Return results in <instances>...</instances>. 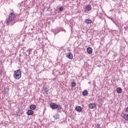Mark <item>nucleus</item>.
<instances>
[{"label": "nucleus", "mask_w": 128, "mask_h": 128, "mask_svg": "<svg viewBox=\"0 0 128 128\" xmlns=\"http://www.w3.org/2000/svg\"><path fill=\"white\" fill-rule=\"evenodd\" d=\"M50 108H52V110H62V106L60 105H58L56 104V103L52 102L50 104Z\"/></svg>", "instance_id": "nucleus-1"}, {"label": "nucleus", "mask_w": 128, "mask_h": 128, "mask_svg": "<svg viewBox=\"0 0 128 128\" xmlns=\"http://www.w3.org/2000/svg\"><path fill=\"white\" fill-rule=\"evenodd\" d=\"M14 77L15 80H20L22 78V72H20V70H18L14 72Z\"/></svg>", "instance_id": "nucleus-2"}, {"label": "nucleus", "mask_w": 128, "mask_h": 128, "mask_svg": "<svg viewBox=\"0 0 128 128\" xmlns=\"http://www.w3.org/2000/svg\"><path fill=\"white\" fill-rule=\"evenodd\" d=\"M16 14L12 12L9 14L8 18L6 20V23L8 24V22H12V20H14L16 18Z\"/></svg>", "instance_id": "nucleus-3"}, {"label": "nucleus", "mask_w": 128, "mask_h": 128, "mask_svg": "<svg viewBox=\"0 0 128 128\" xmlns=\"http://www.w3.org/2000/svg\"><path fill=\"white\" fill-rule=\"evenodd\" d=\"M66 56L70 60H72V58H74L72 54L70 52H69L68 54H67Z\"/></svg>", "instance_id": "nucleus-4"}, {"label": "nucleus", "mask_w": 128, "mask_h": 128, "mask_svg": "<svg viewBox=\"0 0 128 128\" xmlns=\"http://www.w3.org/2000/svg\"><path fill=\"white\" fill-rule=\"evenodd\" d=\"M87 52H88V54H90L92 53V48L90 47H88L87 48Z\"/></svg>", "instance_id": "nucleus-5"}, {"label": "nucleus", "mask_w": 128, "mask_h": 128, "mask_svg": "<svg viewBox=\"0 0 128 128\" xmlns=\"http://www.w3.org/2000/svg\"><path fill=\"white\" fill-rule=\"evenodd\" d=\"M88 107H89V108H91V109L94 108H96V104L94 103H91L88 104Z\"/></svg>", "instance_id": "nucleus-6"}, {"label": "nucleus", "mask_w": 128, "mask_h": 128, "mask_svg": "<svg viewBox=\"0 0 128 128\" xmlns=\"http://www.w3.org/2000/svg\"><path fill=\"white\" fill-rule=\"evenodd\" d=\"M86 10H92V6H90V4L87 5L86 6V8H85Z\"/></svg>", "instance_id": "nucleus-7"}, {"label": "nucleus", "mask_w": 128, "mask_h": 128, "mask_svg": "<svg viewBox=\"0 0 128 128\" xmlns=\"http://www.w3.org/2000/svg\"><path fill=\"white\" fill-rule=\"evenodd\" d=\"M27 114L28 116H32L34 114V111L32 110H28L27 112Z\"/></svg>", "instance_id": "nucleus-8"}, {"label": "nucleus", "mask_w": 128, "mask_h": 128, "mask_svg": "<svg viewBox=\"0 0 128 128\" xmlns=\"http://www.w3.org/2000/svg\"><path fill=\"white\" fill-rule=\"evenodd\" d=\"M116 92L118 94H122V88L118 87L116 88Z\"/></svg>", "instance_id": "nucleus-9"}, {"label": "nucleus", "mask_w": 128, "mask_h": 128, "mask_svg": "<svg viewBox=\"0 0 128 128\" xmlns=\"http://www.w3.org/2000/svg\"><path fill=\"white\" fill-rule=\"evenodd\" d=\"M76 110V112H82V107H80V106H76L75 108Z\"/></svg>", "instance_id": "nucleus-10"}, {"label": "nucleus", "mask_w": 128, "mask_h": 128, "mask_svg": "<svg viewBox=\"0 0 128 128\" xmlns=\"http://www.w3.org/2000/svg\"><path fill=\"white\" fill-rule=\"evenodd\" d=\"M82 95L84 96H88V90H84L82 92Z\"/></svg>", "instance_id": "nucleus-11"}, {"label": "nucleus", "mask_w": 128, "mask_h": 128, "mask_svg": "<svg viewBox=\"0 0 128 128\" xmlns=\"http://www.w3.org/2000/svg\"><path fill=\"white\" fill-rule=\"evenodd\" d=\"M84 22L87 24H92V20L90 19H86L85 20Z\"/></svg>", "instance_id": "nucleus-12"}, {"label": "nucleus", "mask_w": 128, "mask_h": 128, "mask_svg": "<svg viewBox=\"0 0 128 128\" xmlns=\"http://www.w3.org/2000/svg\"><path fill=\"white\" fill-rule=\"evenodd\" d=\"M30 108L32 110H36V106H35V105H34V104H32V105L30 106Z\"/></svg>", "instance_id": "nucleus-13"}, {"label": "nucleus", "mask_w": 128, "mask_h": 128, "mask_svg": "<svg viewBox=\"0 0 128 128\" xmlns=\"http://www.w3.org/2000/svg\"><path fill=\"white\" fill-rule=\"evenodd\" d=\"M76 86V84L75 82H71V86L72 88H74Z\"/></svg>", "instance_id": "nucleus-14"}, {"label": "nucleus", "mask_w": 128, "mask_h": 128, "mask_svg": "<svg viewBox=\"0 0 128 128\" xmlns=\"http://www.w3.org/2000/svg\"><path fill=\"white\" fill-rule=\"evenodd\" d=\"M123 118L126 120L128 121V114H124Z\"/></svg>", "instance_id": "nucleus-15"}, {"label": "nucleus", "mask_w": 128, "mask_h": 128, "mask_svg": "<svg viewBox=\"0 0 128 128\" xmlns=\"http://www.w3.org/2000/svg\"><path fill=\"white\" fill-rule=\"evenodd\" d=\"M4 92H5L4 94L5 96H8V90H5Z\"/></svg>", "instance_id": "nucleus-16"}, {"label": "nucleus", "mask_w": 128, "mask_h": 128, "mask_svg": "<svg viewBox=\"0 0 128 128\" xmlns=\"http://www.w3.org/2000/svg\"><path fill=\"white\" fill-rule=\"evenodd\" d=\"M26 56H28L30 54V53L29 52L28 50L26 51Z\"/></svg>", "instance_id": "nucleus-17"}, {"label": "nucleus", "mask_w": 128, "mask_h": 128, "mask_svg": "<svg viewBox=\"0 0 128 128\" xmlns=\"http://www.w3.org/2000/svg\"><path fill=\"white\" fill-rule=\"evenodd\" d=\"M64 10V6H61L60 8H59V10L60 12H62V10Z\"/></svg>", "instance_id": "nucleus-18"}, {"label": "nucleus", "mask_w": 128, "mask_h": 128, "mask_svg": "<svg viewBox=\"0 0 128 128\" xmlns=\"http://www.w3.org/2000/svg\"><path fill=\"white\" fill-rule=\"evenodd\" d=\"M34 50L33 48H29V49L28 50V51L30 52V54H32V50Z\"/></svg>", "instance_id": "nucleus-19"}, {"label": "nucleus", "mask_w": 128, "mask_h": 128, "mask_svg": "<svg viewBox=\"0 0 128 128\" xmlns=\"http://www.w3.org/2000/svg\"><path fill=\"white\" fill-rule=\"evenodd\" d=\"M96 126H97V128H100V124H98Z\"/></svg>", "instance_id": "nucleus-20"}, {"label": "nucleus", "mask_w": 128, "mask_h": 128, "mask_svg": "<svg viewBox=\"0 0 128 128\" xmlns=\"http://www.w3.org/2000/svg\"><path fill=\"white\" fill-rule=\"evenodd\" d=\"M58 116H60V115L58 116V117H56V116H54V118H55V120H58V118H59Z\"/></svg>", "instance_id": "nucleus-21"}, {"label": "nucleus", "mask_w": 128, "mask_h": 128, "mask_svg": "<svg viewBox=\"0 0 128 128\" xmlns=\"http://www.w3.org/2000/svg\"><path fill=\"white\" fill-rule=\"evenodd\" d=\"M2 70H0V74L2 75Z\"/></svg>", "instance_id": "nucleus-22"}, {"label": "nucleus", "mask_w": 128, "mask_h": 128, "mask_svg": "<svg viewBox=\"0 0 128 128\" xmlns=\"http://www.w3.org/2000/svg\"><path fill=\"white\" fill-rule=\"evenodd\" d=\"M126 112H128V107L126 108Z\"/></svg>", "instance_id": "nucleus-23"}, {"label": "nucleus", "mask_w": 128, "mask_h": 128, "mask_svg": "<svg viewBox=\"0 0 128 128\" xmlns=\"http://www.w3.org/2000/svg\"><path fill=\"white\" fill-rule=\"evenodd\" d=\"M0 64H2V62H0Z\"/></svg>", "instance_id": "nucleus-24"}, {"label": "nucleus", "mask_w": 128, "mask_h": 128, "mask_svg": "<svg viewBox=\"0 0 128 128\" xmlns=\"http://www.w3.org/2000/svg\"><path fill=\"white\" fill-rule=\"evenodd\" d=\"M45 90H46V88H45Z\"/></svg>", "instance_id": "nucleus-25"}, {"label": "nucleus", "mask_w": 128, "mask_h": 128, "mask_svg": "<svg viewBox=\"0 0 128 128\" xmlns=\"http://www.w3.org/2000/svg\"><path fill=\"white\" fill-rule=\"evenodd\" d=\"M90 82H88V84H90Z\"/></svg>", "instance_id": "nucleus-26"}]
</instances>
